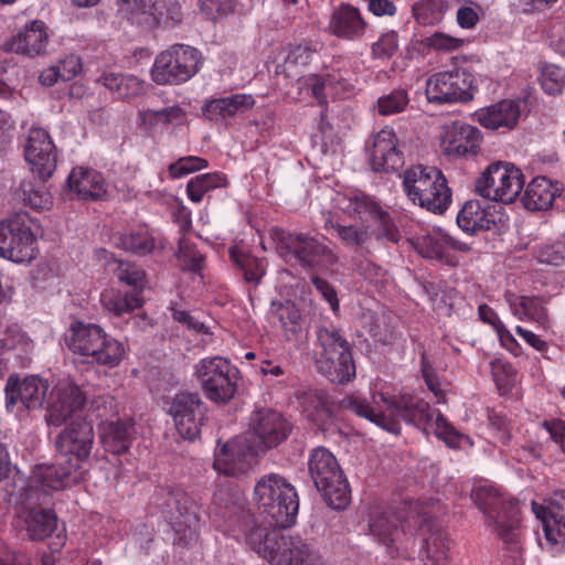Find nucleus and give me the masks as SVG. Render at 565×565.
Masks as SVG:
<instances>
[{"mask_svg": "<svg viewBox=\"0 0 565 565\" xmlns=\"http://www.w3.org/2000/svg\"><path fill=\"white\" fill-rule=\"evenodd\" d=\"M68 348L75 354L86 356L88 362L108 367L117 366L125 355L122 343L94 323H73Z\"/></svg>", "mask_w": 565, "mask_h": 565, "instance_id": "nucleus-9", "label": "nucleus"}, {"mask_svg": "<svg viewBox=\"0 0 565 565\" xmlns=\"http://www.w3.org/2000/svg\"><path fill=\"white\" fill-rule=\"evenodd\" d=\"M253 433L248 438L259 451L278 446L290 431L287 420L276 411H258L252 418Z\"/></svg>", "mask_w": 565, "mask_h": 565, "instance_id": "nucleus-21", "label": "nucleus"}, {"mask_svg": "<svg viewBox=\"0 0 565 565\" xmlns=\"http://www.w3.org/2000/svg\"><path fill=\"white\" fill-rule=\"evenodd\" d=\"M246 535V541L250 547L258 554H263L265 558L269 561L271 556V550L269 548V539L275 532H281L278 527L268 531L266 526L254 525L252 529L243 530Z\"/></svg>", "mask_w": 565, "mask_h": 565, "instance_id": "nucleus-47", "label": "nucleus"}, {"mask_svg": "<svg viewBox=\"0 0 565 565\" xmlns=\"http://www.w3.org/2000/svg\"><path fill=\"white\" fill-rule=\"evenodd\" d=\"M489 425L491 429L497 434L499 440L502 444H508L511 434H510V422L507 416L501 413H490L489 414Z\"/></svg>", "mask_w": 565, "mask_h": 565, "instance_id": "nucleus-63", "label": "nucleus"}, {"mask_svg": "<svg viewBox=\"0 0 565 565\" xmlns=\"http://www.w3.org/2000/svg\"><path fill=\"white\" fill-rule=\"evenodd\" d=\"M502 216L494 206H483L479 201L470 200L458 213L457 224L462 231L475 234L477 231L490 230L502 221Z\"/></svg>", "mask_w": 565, "mask_h": 565, "instance_id": "nucleus-25", "label": "nucleus"}, {"mask_svg": "<svg viewBox=\"0 0 565 565\" xmlns=\"http://www.w3.org/2000/svg\"><path fill=\"white\" fill-rule=\"evenodd\" d=\"M540 83L546 94L552 96L558 95L565 87V73L556 65H546L542 70Z\"/></svg>", "mask_w": 565, "mask_h": 565, "instance_id": "nucleus-49", "label": "nucleus"}, {"mask_svg": "<svg viewBox=\"0 0 565 565\" xmlns=\"http://www.w3.org/2000/svg\"><path fill=\"white\" fill-rule=\"evenodd\" d=\"M225 372H234V366L223 356H209L200 360L194 366V375L202 391L220 380Z\"/></svg>", "mask_w": 565, "mask_h": 565, "instance_id": "nucleus-37", "label": "nucleus"}, {"mask_svg": "<svg viewBox=\"0 0 565 565\" xmlns=\"http://www.w3.org/2000/svg\"><path fill=\"white\" fill-rule=\"evenodd\" d=\"M178 258L183 270L199 273L204 265V256L185 241L180 242Z\"/></svg>", "mask_w": 565, "mask_h": 565, "instance_id": "nucleus-51", "label": "nucleus"}, {"mask_svg": "<svg viewBox=\"0 0 565 565\" xmlns=\"http://www.w3.org/2000/svg\"><path fill=\"white\" fill-rule=\"evenodd\" d=\"M117 277L127 286L134 287V290L124 296L115 292H105L102 294L100 300L107 311L116 317H121L142 307L143 298L141 292L146 285V275L137 265L121 262L117 268Z\"/></svg>", "mask_w": 565, "mask_h": 565, "instance_id": "nucleus-14", "label": "nucleus"}, {"mask_svg": "<svg viewBox=\"0 0 565 565\" xmlns=\"http://www.w3.org/2000/svg\"><path fill=\"white\" fill-rule=\"evenodd\" d=\"M329 224L337 232L343 245L348 247L363 248L371 239L372 233L366 225H342L340 223L327 222L326 227Z\"/></svg>", "mask_w": 565, "mask_h": 565, "instance_id": "nucleus-42", "label": "nucleus"}, {"mask_svg": "<svg viewBox=\"0 0 565 565\" xmlns=\"http://www.w3.org/2000/svg\"><path fill=\"white\" fill-rule=\"evenodd\" d=\"M78 469L76 462L58 454L51 465L36 466L32 475L24 479L19 477L13 482L10 493L17 505H38L44 502L47 490H60L68 486L72 475Z\"/></svg>", "mask_w": 565, "mask_h": 565, "instance_id": "nucleus-5", "label": "nucleus"}, {"mask_svg": "<svg viewBox=\"0 0 565 565\" xmlns=\"http://www.w3.org/2000/svg\"><path fill=\"white\" fill-rule=\"evenodd\" d=\"M184 111L179 106H170L160 110L145 109L139 111L143 125L152 128L159 124L169 125L182 120Z\"/></svg>", "mask_w": 565, "mask_h": 565, "instance_id": "nucleus-46", "label": "nucleus"}, {"mask_svg": "<svg viewBox=\"0 0 565 565\" xmlns=\"http://www.w3.org/2000/svg\"><path fill=\"white\" fill-rule=\"evenodd\" d=\"M546 510L543 519L546 540L554 544L565 541V493H556Z\"/></svg>", "mask_w": 565, "mask_h": 565, "instance_id": "nucleus-33", "label": "nucleus"}, {"mask_svg": "<svg viewBox=\"0 0 565 565\" xmlns=\"http://www.w3.org/2000/svg\"><path fill=\"white\" fill-rule=\"evenodd\" d=\"M99 430L104 449L113 455L128 451L135 437V425L129 420L105 422Z\"/></svg>", "mask_w": 565, "mask_h": 565, "instance_id": "nucleus-30", "label": "nucleus"}, {"mask_svg": "<svg viewBox=\"0 0 565 565\" xmlns=\"http://www.w3.org/2000/svg\"><path fill=\"white\" fill-rule=\"evenodd\" d=\"M30 509L25 516L26 531L31 540L42 541L57 529V516L51 510H34V505H22Z\"/></svg>", "mask_w": 565, "mask_h": 565, "instance_id": "nucleus-35", "label": "nucleus"}, {"mask_svg": "<svg viewBox=\"0 0 565 565\" xmlns=\"http://www.w3.org/2000/svg\"><path fill=\"white\" fill-rule=\"evenodd\" d=\"M271 308L274 310L275 316L280 321L284 328H287L289 324L296 326L300 320V312L296 308L295 303L291 301L282 302H273Z\"/></svg>", "mask_w": 565, "mask_h": 565, "instance_id": "nucleus-57", "label": "nucleus"}, {"mask_svg": "<svg viewBox=\"0 0 565 565\" xmlns=\"http://www.w3.org/2000/svg\"><path fill=\"white\" fill-rule=\"evenodd\" d=\"M125 3L134 23L148 29L158 28L161 14L158 7L161 0H125Z\"/></svg>", "mask_w": 565, "mask_h": 565, "instance_id": "nucleus-39", "label": "nucleus"}, {"mask_svg": "<svg viewBox=\"0 0 565 565\" xmlns=\"http://www.w3.org/2000/svg\"><path fill=\"white\" fill-rule=\"evenodd\" d=\"M480 130L471 125L454 122L446 134L445 151L448 154H476L480 149Z\"/></svg>", "mask_w": 565, "mask_h": 565, "instance_id": "nucleus-29", "label": "nucleus"}, {"mask_svg": "<svg viewBox=\"0 0 565 565\" xmlns=\"http://www.w3.org/2000/svg\"><path fill=\"white\" fill-rule=\"evenodd\" d=\"M554 199L555 191L552 182L545 177H537L527 184L522 202L530 211H544L552 206Z\"/></svg>", "mask_w": 565, "mask_h": 565, "instance_id": "nucleus-34", "label": "nucleus"}, {"mask_svg": "<svg viewBox=\"0 0 565 565\" xmlns=\"http://www.w3.org/2000/svg\"><path fill=\"white\" fill-rule=\"evenodd\" d=\"M238 370L234 366V372H225L214 384L203 390L205 396L213 403L226 404L232 401L238 390Z\"/></svg>", "mask_w": 565, "mask_h": 565, "instance_id": "nucleus-40", "label": "nucleus"}, {"mask_svg": "<svg viewBox=\"0 0 565 565\" xmlns=\"http://www.w3.org/2000/svg\"><path fill=\"white\" fill-rule=\"evenodd\" d=\"M20 196L34 209H44L51 204L50 194L45 191L43 184H34L32 181L23 180L19 186Z\"/></svg>", "mask_w": 565, "mask_h": 565, "instance_id": "nucleus-48", "label": "nucleus"}, {"mask_svg": "<svg viewBox=\"0 0 565 565\" xmlns=\"http://www.w3.org/2000/svg\"><path fill=\"white\" fill-rule=\"evenodd\" d=\"M94 443V429L90 422L85 419L73 420L56 439V447L61 456L68 457L72 462L81 467V462L90 455Z\"/></svg>", "mask_w": 565, "mask_h": 565, "instance_id": "nucleus-20", "label": "nucleus"}, {"mask_svg": "<svg viewBox=\"0 0 565 565\" xmlns=\"http://www.w3.org/2000/svg\"><path fill=\"white\" fill-rule=\"evenodd\" d=\"M172 500L178 513L179 526L184 525L186 527L185 537L188 543L196 540V529L201 521V507L186 494H173Z\"/></svg>", "mask_w": 565, "mask_h": 565, "instance_id": "nucleus-36", "label": "nucleus"}, {"mask_svg": "<svg viewBox=\"0 0 565 565\" xmlns=\"http://www.w3.org/2000/svg\"><path fill=\"white\" fill-rule=\"evenodd\" d=\"M116 245L125 250L146 255L154 247L153 238L145 232H131L116 237Z\"/></svg>", "mask_w": 565, "mask_h": 565, "instance_id": "nucleus-45", "label": "nucleus"}, {"mask_svg": "<svg viewBox=\"0 0 565 565\" xmlns=\"http://www.w3.org/2000/svg\"><path fill=\"white\" fill-rule=\"evenodd\" d=\"M271 556L276 565H326L322 557L300 536L275 532L269 539Z\"/></svg>", "mask_w": 565, "mask_h": 565, "instance_id": "nucleus-17", "label": "nucleus"}, {"mask_svg": "<svg viewBox=\"0 0 565 565\" xmlns=\"http://www.w3.org/2000/svg\"><path fill=\"white\" fill-rule=\"evenodd\" d=\"M377 223V237H384L388 242L398 243L402 235L397 226L394 224L392 216L382 207L373 217Z\"/></svg>", "mask_w": 565, "mask_h": 565, "instance_id": "nucleus-54", "label": "nucleus"}, {"mask_svg": "<svg viewBox=\"0 0 565 565\" xmlns=\"http://www.w3.org/2000/svg\"><path fill=\"white\" fill-rule=\"evenodd\" d=\"M84 407L98 418H107L115 412V399L110 395H90L71 380L60 381L51 393L46 422L49 425L61 426Z\"/></svg>", "mask_w": 565, "mask_h": 565, "instance_id": "nucleus-4", "label": "nucleus"}, {"mask_svg": "<svg viewBox=\"0 0 565 565\" xmlns=\"http://www.w3.org/2000/svg\"><path fill=\"white\" fill-rule=\"evenodd\" d=\"M313 359L318 373L334 384L344 385L355 377L352 347L332 324L317 328Z\"/></svg>", "mask_w": 565, "mask_h": 565, "instance_id": "nucleus-2", "label": "nucleus"}, {"mask_svg": "<svg viewBox=\"0 0 565 565\" xmlns=\"http://www.w3.org/2000/svg\"><path fill=\"white\" fill-rule=\"evenodd\" d=\"M254 97L249 94H234L204 104L202 111L210 120H217L220 117H233L245 113L254 106Z\"/></svg>", "mask_w": 565, "mask_h": 565, "instance_id": "nucleus-31", "label": "nucleus"}, {"mask_svg": "<svg viewBox=\"0 0 565 565\" xmlns=\"http://www.w3.org/2000/svg\"><path fill=\"white\" fill-rule=\"evenodd\" d=\"M270 236L276 244L277 254L286 263H295L302 269H328L339 262L333 249L307 233H291L274 228Z\"/></svg>", "mask_w": 565, "mask_h": 565, "instance_id": "nucleus-6", "label": "nucleus"}, {"mask_svg": "<svg viewBox=\"0 0 565 565\" xmlns=\"http://www.w3.org/2000/svg\"><path fill=\"white\" fill-rule=\"evenodd\" d=\"M534 257L539 263L552 266H559L565 259L562 247L555 245L537 246L534 250Z\"/></svg>", "mask_w": 565, "mask_h": 565, "instance_id": "nucleus-59", "label": "nucleus"}, {"mask_svg": "<svg viewBox=\"0 0 565 565\" xmlns=\"http://www.w3.org/2000/svg\"><path fill=\"white\" fill-rule=\"evenodd\" d=\"M24 157L42 182L52 177L56 169L57 151L47 130L41 127L29 129Z\"/></svg>", "mask_w": 565, "mask_h": 565, "instance_id": "nucleus-18", "label": "nucleus"}, {"mask_svg": "<svg viewBox=\"0 0 565 565\" xmlns=\"http://www.w3.org/2000/svg\"><path fill=\"white\" fill-rule=\"evenodd\" d=\"M471 498L478 508L484 513L489 526L504 542H514L516 529L521 516L518 502L505 498L491 484H481L473 488Z\"/></svg>", "mask_w": 565, "mask_h": 565, "instance_id": "nucleus-10", "label": "nucleus"}, {"mask_svg": "<svg viewBox=\"0 0 565 565\" xmlns=\"http://www.w3.org/2000/svg\"><path fill=\"white\" fill-rule=\"evenodd\" d=\"M408 104V96L405 89H395L377 100L380 115L388 116L404 110Z\"/></svg>", "mask_w": 565, "mask_h": 565, "instance_id": "nucleus-50", "label": "nucleus"}, {"mask_svg": "<svg viewBox=\"0 0 565 565\" xmlns=\"http://www.w3.org/2000/svg\"><path fill=\"white\" fill-rule=\"evenodd\" d=\"M0 257L13 263L35 257V236L19 215L0 221Z\"/></svg>", "mask_w": 565, "mask_h": 565, "instance_id": "nucleus-15", "label": "nucleus"}, {"mask_svg": "<svg viewBox=\"0 0 565 565\" xmlns=\"http://www.w3.org/2000/svg\"><path fill=\"white\" fill-rule=\"evenodd\" d=\"M49 384L42 377L36 375L25 376L20 380L18 375L11 374L6 384V408L13 412L18 402H21L24 408L36 409L43 405Z\"/></svg>", "mask_w": 565, "mask_h": 565, "instance_id": "nucleus-19", "label": "nucleus"}, {"mask_svg": "<svg viewBox=\"0 0 565 565\" xmlns=\"http://www.w3.org/2000/svg\"><path fill=\"white\" fill-rule=\"evenodd\" d=\"M241 498L231 492L228 488H220L213 493L212 502L220 510L217 513L226 518L227 513L236 511L239 505Z\"/></svg>", "mask_w": 565, "mask_h": 565, "instance_id": "nucleus-55", "label": "nucleus"}, {"mask_svg": "<svg viewBox=\"0 0 565 565\" xmlns=\"http://www.w3.org/2000/svg\"><path fill=\"white\" fill-rule=\"evenodd\" d=\"M311 282L315 288L320 292L322 298L330 305L332 311H338L339 299L334 287L326 279L319 276H312Z\"/></svg>", "mask_w": 565, "mask_h": 565, "instance_id": "nucleus-62", "label": "nucleus"}, {"mask_svg": "<svg viewBox=\"0 0 565 565\" xmlns=\"http://www.w3.org/2000/svg\"><path fill=\"white\" fill-rule=\"evenodd\" d=\"M47 40L45 23L34 20L8 39L3 47L6 51L33 57L45 52Z\"/></svg>", "mask_w": 565, "mask_h": 565, "instance_id": "nucleus-24", "label": "nucleus"}, {"mask_svg": "<svg viewBox=\"0 0 565 565\" xmlns=\"http://www.w3.org/2000/svg\"><path fill=\"white\" fill-rule=\"evenodd\" d=\"M258 452L259 450L248 436L237 437L221 447L214 466L225 475L242 473L250 467L252 459Z\"/></svg>", "mask_w": 565, "mask_h": 565, "instance_id": "nucleus-22", "label": "nucleus"}, {"mask_svg": "<svg viewBox=\"0 0 565 565\" xmlns=\"http://www.w3.org/2000/svg\"><path fill=\"white\" fill-rule=\"evenodd\" d=\"M406 196L420 207L434 213H444L451 203V192L440 170L415 166L403 174Z\"/></svg>", "mask_w": 565, "mask_h": 565, "instance_id": "nucleus-7", "label": "nucleus"}, {"mask_svg": "<svg viewBox=\"0 0 565 565\" xmlns=\"http://www.w3.org/2000/svg\"><path fill=\"white\" fill-rule=\"evenodd\" d=\"M310 477L326 503L343 510L350 503L349 483L335 457L324 447L313 449L308 459Z\"/></svg>", "mask_w": 565, "mask_h": 565, "instance_id": "nucleus-8", "label": "nucleus"}, {"mask_svg": "<svg viewBox=\"0 0 565 565\" xmlns=\"http://www.w3.org/2000/svg\"><path fill=\"white\" fill-rule=\"evenodd\" d=\"M254 500L270 526L287 529L296 523L298 494L281 476L270 473L263 477L255 486Z\"/></svg>", "mask_w": 565, "mask_h": 565, "instance_id": "nucleus-3", "label": "nucleus"}, {"mask_svg": "<svg viewBox=\"0 0 565 565\" xmlns=\"http://www.w3.org/2000/svg\"><path fill=\"white\" fill-rule=\"evenodd\" d=\"M228 252L232 262L236 268L242 271L244 280L249 284L258 285L265 274L262 262L237 247H232Z\"/></svg>", "mask_w": 565, "mask_h": 565, "instance_id": "nucleus-41", "label": "nucleus"}, {"mask_svg": "<svg viewBox=\"0 0 565 565\" xmlns=\"http://www.w3.org/2000/svg\"><path fill=\"white\" fill-rule=\"evenodd\" d=\"M158 8V11L161 12L158 26H173L181 23L183 15L178 0H161Z\"/></svg>", "mask_w": 565, "mask_h": 565, "instance_id": "nucleus-56", "label": "nucleus"}, {"mask_svg": "<svg viewBox=\"0 0 565 565\" xmlns=\"http://www.w3.org/2000/svg\"><path fill=\"white\" fill-rule=\"evenodd\" d=\"M475 77L466 68L439 72L426 82V96L429 103H467L473 98Z\"/></svg>", "mask_w": 565, "mask_h": 565, "instance_id": "nucleus-13", "label": "nucleus"}, {"mask_svg": "<svg viewBox=\"0 0 565 565\" xmlns=\"http://www.w3.org/2000/svg\"><path fill=\"white\" fill-rule=\"evenodd\" d=\"M67 184L83 201L100 200L107 192L103 175L89 168H74L67 178Z\"/></svg>", "mask_w": 565, "mask_h": 565, "instance_id": "nucleus-26", "label": "nucleus"}, {"mask_svg": "<svg viewBox=\"0 0 565 565\" xmlns=\"http://www.w3.org/2000/svg\"><path fill=\"white\" fill-rule=\"evenodd\" d=\"M520 105L514 100H501L475 114L478 122L487 129L507 128L516 126L520 118Z\"/></svg>", "mask_w": 565, "mask_h": 565, "instance_id": "nucleus-28", "label": "nucleus"}, {"mask_svg": "<svg viewBox=\"0 0 565 565\" xmlns=\"http://www.w3.org/2000/svg\"><path fill=\"white\" fill-rule=\"evenodd\" d=\"M207 407L198 393H178L170 405L175 428L183 439L193 440L201 434Z\"/></svg>", "mask_w": 565, "mask_h": 565, "instance_id": "nucleus-16", "label": "nucleus"}, {"mask_svg": "<svg viewBox=\"0 0 565 565\" xmlns=\"http://www.w3.org/2000/svg\"><path fill=\"white\" fill-rule=\"evenodd\" d=\"M370 163L376 172H394L403 167L404 156L392 128L385 127L374 136Z\"/></svg>", "mask_w": 565, "mask_h": 565, "instance_id": "nucleus-23", "label": "nucleus"}, {"mask_svg": "<svg viewBox=\"0 0 565 565\" xmlns=\"http://www.w3.org/2000/svg\"><path fill=\"white\" fill-rule=\"evenodd\" d=\"M209 166L207 160L200 157H183L169 166V174L171 178L177 179L200 171Z\"/></svg>", "mask_w": 565, "mask_h": 565, "instance_id": "nucleus-52", "label": "nucleus"}, {"mask_svg": "<svg viewBox=\"0 0 565 565\" xmlns=\"http://www.w3.org/2000/svg\"><path fill=\"white\" fill-rule=\"evenodd\" d=\"M225 183V177L217 172L196 175L188 182L186 193L192 202L200 203L206 192L223 186Z\"/></svg>", "mask_w": 565, "mask_h": 565, "instance_id": "nucleus-43", "label": "nucleus"}, {"mask_svg": "<svg viewBox=\"0 0 565 565\" xmlns=\"http://www.w3.org/2000/svg\"><path fill=\"white\" fill-rule=\"evenodd\" d=\"M436 2L415 3L413 13L416 21L423 25H430L438 22L441 18V11H435Z\"/></svg>", "mask_w": 565, "mask_h": 565, "instance_id": "nucleus-60", "label": "nucleus"}, {"mask_svg": "<svg viewBox=\"0 0 565 565\" xmlns=\"http://www.w3.org/2000/svg\"><path fill=\"white\" fill-rule=\"evenodd\" d=\"M369 527L371 534L377 537L380 543L390 546L397 533V519L385 512H380L371 516Z\"/></svg>", "mask_w": 565, "mask_h": 565, "instance_id": "nucleus-44", "label": "nucleus"}, {"mask_svg": "<svg viewBox=\"0 0 565 565\" xmlns=\"http://www.w3.org/2000/svg\"><path fill=\"white\" fill-rule=\"evenodd\" d=\"M507 301L512 308L514 315L520 318L525 317L539 322L540 324H545L547 321V310L544 307L542 299L539 297L509 294L507 296Z\"/></svg>", "mask_w": 565, "mask_h": 565, "instance_id": "nucleus-38", "label": "nucleus"}, {"mask_svg": "<svg viewBox=\"0 0 565 565\" xmlns=\"http://www.w3.org/2000/svg\"><path fill=\"white\" fill-rule=\"evenodd\" d=\"M366 22L358 8L342 3L332 13L329 29L332 34L347 40L361 38L366 29Z\"/></svg>", "mask_w": 565, "mask_h": 565, "instance_id": "nucleus-27", "label": "nucleus"}, {"mask_svg": "<svg viewBox=\"0 0 565 565\" xmlns=\"http://www.w3.org/2000/svg\"><path fill=\"white\" fill-rule=\"evenodd\" d=\"M385 408L376 409L366 399L359 396H345L339 403V407L349 411L360 417L366 418L384 430L398 435L401 433L399 419L416 426L427 433L431 426L433 412L427 402L414 395L399 396L379 395Z\"/></svg>", "mask_w": 565, "mask_h": 565, "instance_id": "nucleus-1", "label": "nucleus"}, {"mask_svg": "<svg viewBox=\"0 0 565 565\" xmlns=\"http://www.w3.org/2000/svg\"><path fill=\"white\" fill-rule=\"evenodd\" d=\"M315 53L316 49L307 43L296 45L288 52L286 64L306 66L310 63Z\"/></svg>", "mask_w": 565, "mask_h": 565, "instance_id": "nucleus-61", "label": "nucleus"}, {"mask_svg": "<svg viewBox=\"0 0 565 565\" xmlns=\"http://www.w3.org/2000/svg\"><path fill=\"white\" fill-rule=\"evenodd\" d=\"M524 186L521 170L508 162H493L476 181V192L483 199L512 203Z\"/></svg>", "mask_w": 565, "mask_h": 565, "instance_id": "nucleus-12", "label": "nucleus"}, {"mask_svg": "<svg viewBox=\"0 0 565 565\" xmlns=\"http://www.w3.org/2000/svg\"><path fill=\"white\" fill-rule=\"evenodd\" d=\"M397 34L392 31L383 34L379 41L372 45V53L377 58H388L397 51Z\"/></svg>", "mask_w": 565, "mask_h": 565, "instance_id": "nucleus-58", "label": "nucleus"}, {"mask_svg": "<svg viewBox=\"0 0 565 565\" xmlns=\"http://www.w3.org/2000/svg\"><path fill=\"white\" fill-rule=\"evenodd\" d=\"M420 530L429 535L424 540V553L431 565H445L449 551V541L446 532L433 524V520L424 518Z\"/></svg>", "mask_w": 565, "mask_h": 565, "instance_id": "nucleus-32", "label": "nucleus"}, {"mask_svg": "<svg viewBox=\"0 0 565 565\" xmlns=\"http://www.w3.org/2000/svg\"><path fill=\"white\" fill-rule=\"evenodd\" d=\"M380 209L381 206L375 201L362 193L351 196L347 206L349 214L360 217L366 214L374 217Z\"/></svg>", "mask_w": 565, "mask_h": 565, "instance_id": "nucleus-53", "label": "nucleus"}, {"mask_svg": "<svg viewBox=\"0 0 565 565\" xmlns=\"http://www.w3.org/2000/svg\"><path fill=\"white\" fill-rule=\"evenodd\" d=\"M0 565H30V559L25 554L10 550L0 541Z\"/></svg>", "mask_w": 565, "mask_h": 565, "instance_id": "nucleus-64", "label": "nucleus"}, {"mask_svg": "<svg viewBox=\"0 0 565 565\" xmlns=\"http://www.w3.org/2000/svg\"><path fill=\"white\" fill-rule=\"evenodd\" d=\"M201 53L185 44H174L154 60L151 77L158 85H179L199 72Z\"/></svg>", "mask_w": 565, "mask_h": 565, "instance_id": "nucleus-11", "label": "nucleus"}]
</instances>
